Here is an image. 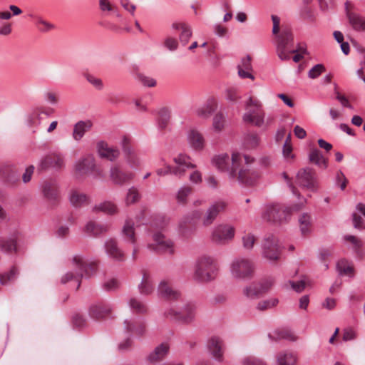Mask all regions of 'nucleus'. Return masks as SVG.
<instances>
[{
    "label": "nucleus",
    "mask_w": 365,
    "mask_h": 365,
    "mask_svg": "<svg viewBox=\"0 0 365 365\" xmlns=\"http://www.w3.org/2000/svg\"><path fill=\"white\" fill-rule=\"evenodd\" d=\"M71 264L75 272L69 271L63 274L61 278V284H66L69 282L77 283L76 289L81 286V279L83 277H91L96 271V264L89 262L85 258L79 255H74L71 260Z\"/></svg>",
    "instance_id": "1"
},
{
    "label": "nucleus",
    "mask_w": 365,
    "mask_h": 365,
    "mask_svg": "<svg viewBox=\"0 0 365 365\" xmlns=\"http://www.w3.org/2000/svg\"><path fill=\"white\" fill-rule=\"evenodd\" d=\"M252 160L250 156L235 152L232 154L231 158L227 153L217 155L212 158L211 162L212 165L218 170L227 173L230 180H235L237 178L239 167L243 163H248Z\"/></svg>",
    "instance_id": "2"
},
{
    "label": "nucleus",
    "mask_w": 365,
    "mask_h": 365,
    "mask_svg": "<svg viewBox=\"0 0 365 365\" xmlns=\"http://www.w3.org/2000/svg\"><path fill=\"white\" fill-rule=\"evenodd\" d=\"M219 272V265L215 258L207 255L199 257L195 264L193 277L200 282L214 280Z\"/></svg>",
    "instance_id": "3"
},
{
    "label": "nucleus",
    "mask_w": 365,
    "mask_h": 365,
    "mask_svg": "<svg viewBox=\"0 0 365 365\" xmlns=\"http://www.w3.org/2000/svg\"><path fill=\"white\" fill-rule=\"evenodd\" d=\"M306 203V199L302 197L299 203L292 207H286L279 204H269L264 208L262 217L268 222H282L287 220L291 211L299 210Z\"/></svg>",
    "instance_id": "4"
},
{
    "label": "nucleus",
    "mask_w": 365,
    "mask_h": 365,
    "mask_svg": "<svg viewBox=\"0 0 365 365\" xmlns=\"http://www.w3.org/2000/svg\"><path fill=\"white\" fill-rule=\"evenodd\" d=\"M165 316L170 320L182 323L191 322L195 316V307L193 304L182 300L174 302L165 312Z\"/></svg>",
    "instance_id": "5"
},
{
    "label": "nucleus",
    "mask_w": 365,
    "mask_h": 365,
    "mask_svg": "<svg viewBox=\"0 0 365 365\" xmlns=\"http://www.w3.org/2000/svg\"><path fill=\"white\" fill-rule=\"evenodd\" d=\"M247 112L243 115V120L257 127H261L264 123V113L262 110V103L257 98L250 97L245 103Z\"/></svg>",
    "instance_id": "6"
},
{
    "label": "nucleus",
    "mask_w": 365,
    "mask_h": 365,
    "mask_svg": "<svg viewBox=\"0 0 365 365\" xmlns=\"http://www.w3.org/2000/svg\"><path fill=\"white\" fill-rule=\"evenodd\" d=\"M255 271L253 262L249 259L236 257L230 263V272L231 276L239 280L250 279Z\"/></svg>",
    "instance_id": "7"
},
{
    "label": "nucleus",
    "mask_w": 365,
    "mask_h": 365,
    "mask_svg": "<svg viewBox=\"0 0 365 365\" xmlns=\"http://www.w3.org/2000/svg\"><path fill=\"white\" fill-rule=\"evenodd\" d=\"M293 36L290 30L284 29L277 36V53L282 61L290 59V53H297V49H291Z\"/></svg>",
    "instance_id": "8"
},
{
    "label": "nucleus",
    "mask_w": 365,
    "mask_h": 365,
    "mask_svg": "<svg viewBox=\"0 0 365 365\" xmlns=\"http://www.w3.org/2000/svg\"><path fill=\"white\" fill-rule=\"evenodd\" d=\"M235 235V229L228 224H220L213 227L210 240L215 245H225L232 241Z\"/></svg>",
    "instance_id": "9"
},
{
    "label": "nucleus",
    "mask_w": 365,
    "mask_h": 365,
    "mask_svg": "<svg viewBox=\"0 0 365 365\" xmlns=\"http://www.w3.org/2000/svg\"><path fill=\"white\" fill-rule=\"evenodd\" d=\"M251 162L243 163L239 167L237 178L234 180H237L240 184L245 185H252L258 180L260 175L257 170L250 168V165L254 162V158L251 157Z\"/></svg>",
    "instance_id": "10"
},
{
    "label": "nucleus",
    "mask_w": 365,
    "mask_h": 365,
    "mask_svg": "<svg viewBox=\"0 0 365 365\" xmlns=\"http://www.w3.org/2000/svg\"><path fill=\"white\" fill-rule=\"evenodd\" d=\"M262 256L270 262L279 259L280 250L277 239L273 235H266L262 242Z\"/></svg>",
    "instance_id": "11"
},
{
    "label": "nucleus",
    "mask_w": 365,
    "mask_h": 365,
    "mask_svg": "<svg viewBox=\"0 0 365 365\" xmlns=\"http://www.w3.org/2000/svg\"><path fill=\"white\" fill-rule=\"evenodd\" d=\"M124 158L130 168L137 169L141 166L142 161L140 154L135 151L130 145V140L124 136L120 143Z\"/></svg>",
    "instance_id": "12"
},
{
    "label": "nucleus",
    "mask_w": 365,
    "mask_h": 365,
    "mask_svg": "<svg viewBox=\"0 0 365 365\" xmlns=\"http://www.w3.org/2000/svg\"><path fill=\"white\" fill-rule=\"evenodd\" d=\"M297 182L299 186L312 191H315L317 189L316 173L309 168H305L298 171Z\"/></svg>",
    "instance_id": "13"
},
{
    "label": "nucleus",
    "mask_w": 365,
    "mask_h": 365,
    "mask_svg": "<svg viewBox=\"0 0 365 365\" xmlns=\"http://www.w3.org/2000/svg\"><path fill=\"white\" fill-rule=\"evenodd\" d=\"M153 240L155 244L148 245V248L160 253L173 254L174 244L173 242L165 237L164 235L156 232L153 235Z\"/></svg>",
    "instance_id": "14"
},
{
    "label": "nucleus",
    "mask_w": 365,
    "mask_h": 365,
    "mask_svg": "<svg viewBox=\"0 0 365 365\" xmlns=\"http://www.w3.org/2000/svg\"><path fill=\"white\" fill-rule=\"evenodd\" d=\"M173 162L175 164L173 165L174 175L178 178L183 177L187 169H192L196 167V165L190 161V156L184 153H179L174 156Z\"/></svg>",
    "instance_id": "15"
},
{
    "label": "nucleus",
    "mask_w": 365,
    "mask_h": 365,
    "mask_svg": "<svg viewBox=\"0 0 365 365\" xmlns=\"http://www.w3.org/2000/svg\"><path fill=\"white\" fill-rule=\"evenodd\" d=\"M64 165L63 157L58 153H51L41 159L38 165V170L49 168L61 169Z\"/></svg>",
    "instance_id": "16"
},
{
    "label": "nucleus",
    "mask_w": 365,
    "mask_h": 365,
    "mask_svg": "<svg viewBox=\"0 0 365 365\" xmlns=\"http://www.w3.org/2000/svg\"><path fill=\"white\" fill-rule=\"evenodd\" d=\"M96 150L101 158L114 162L118 159L120 153L117 147L110 145L107 142L101 140L96 144Z\"/></svg>",
    "instance_id": "17"
},
{
    "label": "nucleus",
    "mask_w": 365,
    "mask_h": 365,
    "mask_svg": "<svg viewBox=\"0 0 365 365\" xmlns=\"http://www.w3.org/2000/svg\"><path fill=\"white\" fill-rule=\"evenodd\" d=\"M96 168V160L93 155H88L80 159L75 165L76 175L81 177L93 172Z\"/></svg>",
    "instance_id": "18"
},
{
    "label": "nucleus",
    "mask_w": 365,
    "mask_h": 365,
    "mask_svg": "<svg viewBox=\"0 0 365 365\" xmlns=\"http://www.w3.org/2000/svg\"><path fill=\"white\" fill-rule=\"evenodd\" d=\"M170 351V345L167 342L161 343L158 345L147 356L146 360L149 364L155 365L156 363L164 360Z\"/></svg>",
    "instance_id": "19"
},
{
    "label": "nucleus",
    "mask_w": 365,
    "mask_h": 365,
    "mask_svg": "<svg viewBox=\"0 0 365 365\" xmlns=\"http://www.w3.org/2000/svg\"><path fill=\"white\" fill-rule=\"evenodd\" d=\"M158 293L160 297L169 299L179 301L180 293L173 289L168 281L163 280L160 282L158 287Z\"/></svg>",
    "instance_id": "20"
},
{
    "label": "nucleus",
    "mask_w": 365,
    "mask_h": 365,
    "mask_svg": "<svg viewBox=\"0 0 365 365\" xmlns=\"http://www.w3.org/2000/svg\"><path fill=\"white\" fill-rule=\"evenodd\" d=\"M112 311V307L108 304L98 302L93 304L89 307V316L95 319H101L108 316Z\"/></svg>",
    "instance_id": "21"
},
{
    "label": "nucleus",
    "mask_w": 365,
    "mask_h": 365,
    "mask_svg": "<svg viewBox=\"0 0 365 365\" xmlns=\"http://www.w3.org/2000/svg\"><path fill=\"white\" fill-rule=\"evenodd\" d=\"M187 142L190 146L195 150H202L205 145L203 135L196 129H190L187 133Z\"/></svg>",
    "instance_id": "22"
},
{
    "label": "nucleus",
    "mask_w": 365,
    "mask_h": 365,
    "mask_svg": "<svg viewBox=\"0 0 365 365\" xmlns=\"http://www.w3.org/2000/svg\"><path fill=\"white\" fill-rule=\"evenodd\" d=\"M41 190L44 197L50 200L55 201L58 198V191L57 182L55 180H46L41 183Z\"/></svg>",
    "instance_id": "23"
},
{
    "label": "nucleus",
    "mask_w": 365,
    "mask_h": 365,
    "mask_svg": "<svg viewBox=\"0 0 365 365\" xmlns=\"http://www.w3.org/2000/svg\"><path fill=\"white\" fill-rule=\"evenodd\" d=\"M207 347L211 355L217 361L223 358V342L218 336H212L207 343Z\"/></svg>",
    "instance_id": "24"
},
{
    "label": "nucleus",
    "mask_w": 365,
    "mask_h": 365,
    "mask_svg": "<svg viewBox=\"0 0 365 365\" xmlns=\"http://www.w3.org/2000/svg\"><path fill=\"white\" fill-rule=\"evenodd\" d=\"M134 174L131 172H123L118 166H113L110 170V177L115 184L122 185L133 179Z\"/></svg>",
    "instance_id": "25"
},
{
    "label": "nucleus",
    "mask_w": 365,
    "mask_h": 365,
    "mask_svg": "<svg viewBox=\"0 0 365 365\" xmlns=\"http://www.w3.org/2000/svg\"><path fill=\"white\" fill-rule=\"evenodd\" d=\"M105 250L107 255L116 260L123 261L124 259V253L118 247V243L114 239H108L105 242Z\"/></svg>",
    "instance_id": "26"
},
{
    "label": "nucleus",
    "mask_w": 365,
    "mask_h": 365,
    "mask_svg": "<svg viewBox=\"0 0 365 365\" xmlns=\"http://www.w3.org/2000/svg\"><path fill=\"white\" fill-rule=\"evenodd\" d=\"M217 101L214 98H210L201 106L195 110L196 115L200 118H206L217 109Z\"/></svg>",
    "instance_id": "27"
},
{
    "label": "nucleus",
    "mask_w": 365,
    "mask_h": 365,
    "mask_svg": "<svg viewBox=\"0 0 365 365\" xmlns=\"http://www.w3.org/2000/svg\"><path fill=\"white\" fill-rule=\"evenodd\" d=\"M109 229L110 226L108 224H101L93 221L88 222L85 226V232L94 237L106 233Z\"/></svg>",
    "instance_id": "28"
},
{
    "label": "nucleus",
    "mask_w": 365,
    "mask_h": 365,
    "mask_svg": "<svg viewBox=\"0 0 365 365\" xmlns=\"http://www.w3.org/2000/svg\"><path fill=\"white\" fill-rule=\"evenodd\" d=\"M93 123L91 120H81L74 125L73 130V138L76 141H79L85 133L91 130Z\"/></svg>",
    "instance_id": "29"
},
{
    "label": "nucleus",
    "mask_w": 365,
    "mask_h": 365,
    "mask_svg": "<svg viewBox=\"0 0 365 365\" xmlns=\"http://www.w3.org/2000/svg\"><path fill=\"white\" fill-rule=\"evenodd\" d=\"M238 74L242 78H250L253 80L254 76L252 74V66L251 63V58L249 56L243 58L241 63L237 66Z\"/></svg>",
    "instance_id": "30"
},
{
    "label": "nucleus",
    "mask_w": 365,
    "mask_h": 365,
    "mask_svg": "<svg viewBox=\"0 0 365 365\" xmlns=\"http://www.w3.org/2000/svg\"><path fill=\"white\" fill-rule=\"evenodd\" d=\"M71 204L76 207L84 206L89 202V197L78 190H71L69 195Z\"/></svg>",
    "instance_id": "31"
},
{
    "label": "nucleus",
    "mask_w": 365,
    "mask_h": 365,
    "mask_svg": "<svg viewBox=\"0 0 365 365\" xmlns=\"http://www.w3.org/2000/svg\"><path fill=\"white\" fill-rule=\"evenodd\" d=\"M356 210L361 215H359L356 212L353 213L352 218L354 227L356 229L361 230L365 229L364 219V217H365V205L361 202L357 204Z\"/></svg>",
    "instance_id": "32"
},
{
    "label": "nucleus",
    "mask_w": 365,
    "mask_h": 365,
    "mask_svg": "<svg viewBox=\"0 0 365 365\" xmlns=\"http://www.w3.org/2000/svg\"><path fill=\"white\" fill-rule=\"evenodd\" d=\"M201 217V212L198 210H194L190 213L183 216L180 220L178 227L182 234L185 233L187 225L193 223L196 220Z\"/></svg>",
    "instance_id": "33"
},
{
    "label": "nucleus",
    "mask_w": 365,
    "mask_h": 365,
    "mask_svg": "<svg viewBox=\"0 0 365 365\" xmlns=\"http://www.w3.org/2000/svg\"><path fill=\"white\" fill-rule=\"evenodd\" d=\"M122 233L127 241L133 245L135 244L136 237L135 233L134 222L131 219L125 220L122 229Z\"/></svg>",
    "instance_id": "34"
},
{
    "label": "nucleus",
    "mask_w": 365,
    "mask_h": 365,
    "mask_svg": "<svg viewBox=\"0 0 365 365\" xmlns=\"http://www.w3.org/2000/svg\"><path fill=\"white\" fill-rule=\"evenodd\" d=\"M309 159L319 168L325 169L328 166L327 160L323 156L322 152L317 148L310 150Z\"/></svg>",
    "instance_id": "35"
},
{
    "label": "nucleus",
    "mask_w": 365,
    "mask_h": 365,
    "mask_svg": "<svg viewBox=\"0 0 365 365\" xmlns=\"http://www.w3.org/2000/svg\"><path fill=\"white\" fill-rule=\"evenodd\" d=\"M130 326H134V320L125 319L124 321V329L128 334L142 336L145 331V325L142 322H137L135 329L130 328Z\"/></svg>",
    "instance_id": "36"
},
{
    "label": "nucleus",
    "mask_w": 365,
    "mask_h": 365,
    "mask_svg": "<svg viewBox=\"0 0 365 365\" xmlns=\"http://www.w3.org/2000/svg\"><path fill=\"white\" fill-rule=\"evenodd\" d=\"M336 270L341 276L352 277L354 274V267L351 263L344 259L338 261L336 263Z\"/></svg>",
    "instance_id": "37"
},
{
    "label": "nucleus",
    "mask_w": 365,
    "mask_h": 365,
    "mask_svg": "<svg viewBox=\"0 0 365 365\" xmlns=\"http://www.w3.org/2000/svg\"><path fill=\"white\" fill-rule=\"evenodd\" d=\"M93 210L96 212H103L108 215H115L118 212V207L113 202L105 201L96 205Z\"/></svg>",
    "instance_id": "38"
},
{
    "label": "nucleus",
    "mask_w": 365,
    "mask_h": 365,
    "mask_svg": "<svg viewBox=\"0 0 365 365\" xmlns=\"http://www.w3.org/2000/svg\"><path fill=\"white\" fill-rule=\"evenodd\" d=\"M297 355L292 352H280L277 356L278 365H295L297 362Z\"/></svg>",
    "instance_id": "39"
},
{
    "label": "nucleus",
    "mask_w": 365,
    "mask_h": 365,
    "mask_svg": "<svg viewBox=\"0 0 365 365\" xmlns=\"http://www.w3.org/2000/svg\"><path fill=\"white\" fill-rule=\"evenodd\" d=\"M349 24L352 28L358 31H365V19L359 14L349 13L348 14Z\"/></svg>",
    "instance_id": "40"
},
{
    "label": "nucleus",
    "mask_w": 365,
    "mask_h": 365,
    "mask_svg": "<svg viewBox=\"0 0 365 365\" xmlns=\"http://www.w3.org/2000/svg\"><path fill=\"white\" fill-rule=\"evenodd\" d=\"M298 221L302 234L304 235L309 234L312 229L311 215L307 212L302 213L299 216Z\"/></svg>",
    "instance_id": "41"
},
{
    "label": "nucleus",
    "mask_w": 365,
    "mask_h": 365,
    "mask_svg": "<svg viewBox=\"0 0 365 365\" xmlns=\"http://www.w3.org/2000/svg\"><path fill=\"white\" fill-rule=\"evenodd\" d=\"M16 249V236H12L10 238L1 237L0 238V250L4 252H11Z\"/></svg>",
    "instance_id": "42"
},
{
    "label": "nucleus",
    "mask_w": 365,
    "mask_h": 365,
    "mask_svg": "<svg viewBox=\"0 0 365 365\" xmlns=\"http://www.w3.org/2000/svg\"><path fill=\"white\" fill-rule=\"evenodd\" d=\"M153 285L149 274L144 273L141 283L139 285L140 292L145 295L151 294L153 291Z\"/></svg>",
    "instance_id": "43"
},
{
    "label": "nucleus",
    "mask_w": 365,
    "mask_h": 365,
    "mask_svg": "<svg viewBox=\"0 0 365 365\" xmlns=\"http://www.w3.org/2000/svg\"><path fill=\"white\" fill-rule=\"evenodd\" d=\"M344 240L352 244L354 251L357 256L361 257H363L364 254L362 250V247L364 244L363 242L359 238L354 235H345L344 236Z\"/></svg>",
    "instance_id": "44"
},
{
    "label": "nucleus",
    "mask_w": 365,
    "mask_h": 365,
    "mask_svg": "<svg viewBox=\"0 0 365 365\" xmlns=\"http://www.w3.org/2000/svg\"><path fill=\"white\" fill-rule=\"evenodd\" d=\"M141 198V195L138 189L135 187H131L128 189L125 197V203L127 206L138 202Z\"/></svg>",
    "instance_id": "45"
},
{
    "label": "nucleus",
    "mask_w": 365,
    "mask_h": 365,
    "mask_svg": "<svg viewBox=\"0 0 365 365\" xmlns=\"http://www.w3.org/2000/svg\"><path fill=\"white\" fill-rule=\"evenodd\" d=\"M243 294L249 299H256L262 294V292L258 284H252L243 289Z\"/></svg>",
    "instance_id": "46"
},
{
    "label": "nucleus",
    "mask_w": 365,
    "mask_h": 365,
    "mask_svg": "<svg viewBox=\"0 0 365 365\" xmlns=\"http://www.w3.org/2000/svg\"><path fill=\"white\" fill-rule=\"evenodd\" d=\"M128 304L130 309L136 313L143 314L148 310L145 304L135 297L131 298L128 302Z\"/></svg>",
    "instance_id": "47"
},
{
    "label": "nucleus",
    "mask_w": 365,
    "mask_h": 365,
    "mask_svg": "<svg viewBox=\"0 0 365 365\" xmlns=\"http://www.w3.org/2000/svg\"><path fill=\"white\" fill-rule=\"evenodd\" d=\"M244 146L247 149H254L259 144V138L255 133L247 134L244 139Z\"/></svg>",
    "instance_id": "48"
},
{
    "label": "nucleus",
    "mask_w": 365,
    "mask_h": 365,
    "mask_svg": "<svg viewBox=\"0 0 365 365\" xmlns=\"http://www.w3.org/2000/svg\"><path fill=\"white\" fill-rule=\"evenodd\" d=\"M270 338H273L274 339H288L289 341H295L297 337L294 334L289 331L287 330H277L275 331L272 334H269Z\"/></svg>",
    "instance_id": "49"
},
{
    "label": "nucleus",
    "mask_w": 365,
    "mask_h": 365,
    "mask_svg": "<svg viewBox=\"0 0 365 365\" xmlns=\"http://www.w3.org/2000/svg\"><path fill=\"white\" fill-rule=\"evenodd\" d=\"M31 18H35L36 24L38 29L41 32H47L54 28L53 25L43 20L41 17H36L33 14H29Z\"/></svg>",
    "instance_id": "50"
},
{
    "label": "nucleus",
    "mask_w": 365,
    "mask_h": 365,
    "mask_svg": "<svg viewBox=\"0 0 365 365\" xmlns=\"http://www.w3.org/2000/svg\"><path fill=\"white\" fill-rule=\"evenodd\" d=\"M18 274V271L15 267H13L9 272L0 275V282L3 285H6L10 282H14Z\"/></svg>",
    "instance_id": "51"
},
{
    "label": "nucleus",
    "mask_w": 365,
    "mask_h": 365,
    "mask_svg": "<svg viewBox=\"0 0 365 365\" xmlns=\"http://www.w3.org/2000/svg\"><path fill=\"white\" fill-rule=\"evenodd\" d=\"M279 303V300L277 298H270L264 301L258 302L257 309L259 311H264L271 308L274 307Z\"/></svg>",
    "instance_id": "52"
},
{
    "label": "nucleus",
    "mask_w": 365,
    "mask_h": 365,
    "mask_svg": "<svg viewBox=\"0 0 365 365\" xmlns=\"http://www.w3.org/2000/svg\"><path fill=\"white\" fill-rule=\"evenodd\" d=\"M256 240V237L251 233L244 235L242 237L243 247L247 250H251L255 244Z\"/></svg>",
    "instance_id": "53"
},
{
    "label": "nucleus",
    "mask_w": 365,
    "mask_h": 365,
    "mask_svg": "<svg viewBox=\"0 0 365 365\" xmlns=\"http://www.w3.org/2000/svg\"><path fill=\"white\" fill-rule=\"evenodd\" d=\"M192 188L189 186H183L180 188L177 193V200L178 203L185 204L187 201V197L191 193Z\"/></svg>",
    "instance_id": "54"
},
{
    "label": "nucleus",
    "mask_w": 365,
    "mask_h": 365,
    "mask_svg": "<svg viewBox=\"0 0 365 365\" xmlns=\"http://www.w3.org/2000/svg\"><path fill=\"white\" fill-rule=\"evenodd\" d=\"M84 76L87 81L90 83L97 90L101 91L103 89L104 84L102 79L96 77L95 76L90 73H86Z\"/></svg>",
    "instance_id": "55"
},
{
    "label": "nucleus",
    "mask_w": 365,
    "mask_h": 365,
    "mask_svg": "<svg viewBox=\"0 0 365 365\" xmlns=\"http://www.w3.org/2000/svg\"><path fill=\"white\" fill-rule=\"evenodd\" d=\"M217 215L212 211L209 207L205 212V214L202 218V224L204 226H210L217 218Z\"/></svg>",
    "instance_id": "56"
},
{
    "label": "nucleus",
    "mask_w": 365,
    "mask_h": 365,
    "mask_svg": "<svg viewBox=\"0 0 365 365\" xmlns=\"http://www.w3.org/2000/svg\"><path fill=\"white\" fill-rule=\"evenodd\" d=\"M227 207V202L222 200H217L210 206V207L212 210L213 212H215L217 215L225 211Z\"/></svg>",
    "instance_id": "57"
},
{
    "label": "nucleus",
    "mask_w": 365,
    "mask_h": 365,
    "mask_svg": "<svg viewBox=\"0 0 365 365\" xmlns=\"http://www.w3.org/2000/svg\"><path fill=\"white\" fill-rule=\"evenodd\" d=\"M213 128L217 132H220L224 128L225 118L222 113H217L213 118Z\"/></svg>",
    "instance_id": "58"
},
{
    "label": "nucleus",
    "mask_w": 365,
    "mask_h": 365,
    "mask_svg": "<svg viewBox=\"0 0 365 365\" xmlns=\"http://www.w3.org/2000/svg\"><path fill=\"white\" fill-rule=\"evenodd\" d=\"M170 120V115L166 110H161L158 119V125L160 130H164L167 128Z\"/></svg>",
    "instance_id": "59"
},
{
    "label": "nucleus",
    "mask_w": 365,
    "mask_h": 365,
    "mask_svg": "<svg viewBox=\"0 0 365 365\" xmlns=\"http://www.w3.org/2000/svg\"><path fill=\"white\" fill-rule=\"evenodd\" d=\"M324 71H325L324 65L317 64L309 71L308 76L310 78L314 79L319 77Z\"/></svg>",
    "instance_id": "60"
},
{
    "label": "nucleus",
    "mask_w": 365,
    "mask_h": 365,
    "mask_svg": "<svg viewBox=\"0 0 365 365\" xmlns=\"http://www.w3.org/2000/svg\"><path fill=\"white\" fill-rule=\"evenodd\" d=\"M137 80L144 86L154 87L156 85V81L154 78L146 76L143 74H138Z\"/></svg>",
    "instance_id": "61"
},
{
    "label": "nucleus",
    "mask_w": 365,
    "mask_h": 365,
    "mask_svg": "<svg viewBox=\"0 0 365 365\" xmlns=\"http://www.w3.org/2000/svg\"><path fill=\"white\" fill-rule=\"evenodd\" d=\"M169 224V220L163 216L158 217L155 221L152 222L151 226L155 229L163 230Z\"/></svg>",
    "instance_id": "62"
},
{
    "label": "nucleus",
    "mask_w": 365,
    "mask_h": 365,
    "mask_svg": "<svg viewBox=\"0 0 365 365\" xmlns=\"http://www.w3.org/2000/svg\"><path fill=\"white\" fill-rule=\"evenodd\" d=\"M103 288L106 291H114L120 287V282L115 278L108 279L103 283Z\"/></svg>",
    "instance_id": "63"
},
{
    "label": "nucleus",
    "mask_w": 365,
    "mask_h": 365,
    "mask_svg": "<svg viewBox=\"0 0 365 365\" xmlns=\"http://www.w3.org/2000/svg\"><path fill=\"white\" fill-rule=\"evenodd\" d=\"M242 365H267L266 363L258 358L252 356H247L242 361Z\"/></svg>",
    "instance_id": "64"
}]
</instances>
